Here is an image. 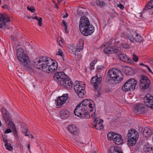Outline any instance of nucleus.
I'll return each mask as SVG.
<instances>
[{
	"label": "nucleus",
	"instance_id": "nucleus-20",
	"mask_svg": "<svg viewBox=\"0 0 153 153\" xmlns=\"http://www.w3.org/2000/svg\"><path fill=\"white\" fill-rule=\"evenodd\" d=\"M118 57L121 60L123 61L129 63L132 62V60L125 54L122 53L119 54L118 55Z\"/></svg>",
	"mask_w": 153,
	"mask_h": 153
},
{
	"label": "nucleus",
	"instance_id": "nucleus-21",
	"mask_svg": "<svg viewBox=\"0 0 153 153\" xmlns=\"http://www.w3.org/2000/svg\"><path fill=\"white\" fill-rule=\"evenodd\" d=\"M60 113V117L62 119H66L69 116V113L67 110H62Z\"/></svg>",
	"mask_w": 153,
	"mask_h": 153
},
{
	"label": "nucleus",
	"instance_id": "nucleus-38",
	"mask_svg": "<svg viewBox=\"0 0 153 153\" xmlns=\"http://www.w3.org/2000/svg\"><path fill=\"white\" fill-rule=\"evenodd\" d=\"M3 118L6 122H7L8 121H9L10 120V115L9 113H7L5 115H3Z\"/></svg>",
	"mask_w": 153,
	"mask_h": 153
},
{
	"label": "nucleus",
	"instance_id": "nucleus-28",
	"mask_svg": "<svg viewBox=\"0 0 153 153\" xmlns=\"http://www.w3.org/2000/svg\"><path fill=\"white\" fill-rule=\"evenodd\" d=\"M134 35H135L136 36V38H134V41L139 43L143 42L144 41V39L138 33H135V34L134 35Z\"/></svg>",
	"mask_w": 153,
	"mask_h": 153
},
{
	"label": "nucleus",
	"instance_id": "nucleus-12",
	"mask_svg": "<svg viewBox=\"0 0 153 153\" xmlns=\"http://www.w3.org/2000/svg\"><path fill=\"white\" fill-rule=\"evenodd\" d=\"M135 34V32H129L128 31L126 33H122L121 34L120 36L121 38H124L127 41L129 39L131 43H133L134 42V35Z\"/></svg>",
	"mask_w": 153,
	"mask_h": 153
},
{
	"label": "nucleus",
	"instance_id": "nucleus-26",
	"mask_svg": "<svg viewBox=\"0 0 153 153\" xmlns=\"http://www.w3.org/2000/svg\"><path fill=\"white\" fill-rule=\"evenodd\" d=\"M85 9L84 7H81L79 8L77 10V14L79 16H82L84 15H86L88 13L87 12H85Z\"/></svg>",
	"mask_w": 153,
	"mask_h": 153
},
{
	"label": "nucleus",
	"instance_id": "nucleus-43",
	"mask_svg": "<svg viewBox=\"0 0 153 153\" xmlns=\"http://www.w3.org/2000/svg\"><path fill=\"white\" fill-rule=\"evenodd\" d=\"M68 51L70 53L75 54V52L76 51V48H75L73 47H71Z\"/></svg>",
	"mask_w": 153,
	"mask_h": 153
},
{
	"label": "nucleus",
	"instance_id": "nucleus-15",
	"mask_svg": "<svg viewBox=\"0 0 153 153\" xmlns=\"http://www.w3.org/2000/svg\"><path fill=\"white\" fill-rule=\"evenodd\" d=\"M67 78V76L65 74L62 72H58L56 73L53 77V80L58 81L59 83L60 81H62L64 79Z\"/></svg>",
	"mask_w": 153,
	"mask_h": 153
},
{
	"label": "nucleus",
	"instance_id": "nucleus-63",
	"mask_svg": "<svg viewBox=\"0 0 153 153\" xmlns=\"http://www.w3.org/2000/svg\"><path fill=\"white\" fill-rule=\"evenodd\" d=\"M30 138L31 139H33L34 138L32 134L30 135Z\"/></svg>",
	"mask_w": 153,
	"mask_h": 153
},
{
	"label": "nucleus",
	"instance_id": "nucleus-11",
	"mask_svg": "<svg viewBox=\"0 0 153 153\" xmlns=\"http://www.w3.org/2000/svg\"><path fill=\"white\" fill-rule=\"evenodd\" d=\"M91 102H94L91 100H84L82 101L80 103L81 104V107H83L84 110L85 111H87V109H89L88 108H89L90 109L89 111H92L93 108V104L91 103Z\"/></svg>",
	"mask_w": 153,
	"mask_h": 153
},
{
	"label": "nucleus",
	"instance_id": "nucleus-32",
	"mask_svg": "<svg viewBox=\"0 0 153 153\" xmlns=\"http://www.w3.org/2000/svg\"><path fill=\"white\" fill-rule=\"evenodd\" d=\"M124 72L127 75H130L131 73V69L127 66H124L123 68Z\"/></svg>",
	"mask_w": 153,
	"mask_h": 153
},
{
	"label": "nucleus",
	"instance_id": "nucleus-34",
	"mask_svg": "<svg viewBox=\"0 0 153 153\" xmlns=\"http://www.w3.org/2000/svg\"><path fill=\"white\" fill-rule=\"evenodd\" d=\"M116 133H113L112 132H109L107 135V138L108 140H113L114 139V136L116 134Z\"/></svg>",
	"mask_w": 153,
	"mask_h": 153
},
{
	"label": "nucleus",
	"instance_id": "nucleus-55",
	"mask_svg": "<svg viewBox=\"0 0 153 153\" xmlns=\"http://www.w3.org/2000/svg\"><path fill=\"white\" fill-rule=\"evenodd\" d=\"M60 42H61V43H62L63 42L62 41V39L61 38H58L57 39V42L59 45L61 46V44L60 43Z\"/></svg>",
	"mask_w": 153,
	"mask_h": 153
},
{
	"label": "nucleus",
	"instance_id": "nucleus-1",
	"mask_svg": "<svg viewBox=\"0 0 153 153\" xmlns=\"http://www.w3.org/2000/svg\"><path fill=\"white\" fill-rule=\"evenodd\" d=\"M51 60L48 59L47 57L41 56L36 58L33 61V65L36 68L47 73H52L55 72L57 69L58 64L53 62L50 65Z\"/></svg>",
	"mask_w": 153,
	"mask_h": 153
},
{
	"label": "nucleus",
	"instance_id": "nucleus-45",
	"mask_svg": "<svg viewBox=\"0 0 153 153\" xmlns=\"http://www.w3.org/2000/svg\"><path fill=\"white\" fill-rule=\"evenodd\" d=\"M132 59L134 62H137L138 60V57L134 53L133 55Z\"/></svg>",
	"mask_w": 153,
	"mask_h": 153
},
{
	"label": "nucleus",
	"instance_id": "nucleus-22",
	"mask_svg": "<svg viewBox=\"0 0 153 153\" xmlns=\"http://www.w3.org/2000/svg\"><path fill=\"white\" fill-rule=\"evenodd\" d=\"M144 105L142 104H138L134 107L136 112L143 113L144 111Z\"/></svg>",
	"mask_w": 153,
	"mask_h": 153
},
{
	"label": "nucleus",
	"instance_id": "nucleus-51",
	"mask_svg": "<svg viewBox=\"0 0 153 153\" xmlns=\"http://www.w3.org/2000/svg\"><path fill=\"white\" fill-rule=\"evenodd\" d=\"M4 15L1 13H0V20L1 23L3 24L4 22H4Z\"/></svg>",
	"mask_w": 153,
	"mask_h": 153
},
{
	"label": "nucleus",
	"instance_id": "nucleus-19",
	"mask_svg": "<svg viewBox=\"0 0 153 153\" xmlns=\"http://www.w3.org/2000/svg\"><path fill=\"white\" fill-rule=\"evenodd\" d=\"M68 130L72 134L77 135L78 134V129L75 126L71 125L67 128Z\"/></svg>",
	"mask_w": 153,
	"mask_h": 153
},
{
	"label": "nucleus",
	"instance_id": "nucleus-17",
	"mask_svg": "<svg viewBox=\"0 0 153 153\" xmlns=\"http://www.w3.org/2000/svg\"><path fill=\"white\" fill-rule=\"evenodd\" d=\"M113 141L117 145H120L123 143V140L122 136L120 134H116L114 136Z\"/></svg>",
	"mask_w": 153,
	"mask_h": 153
},
{
	"label": "nucleus",
	"instance_id": "nucleus-33",
	"mask_svg": "<svg viewBox=\"0 0 153 153\" xmlns=\"http://www.w3.org/2000/svg\"><path fill=\"white\" fill-rule=\"evenodd\" d=\"M95 3L97 6L101 7H104L106 5V3L104 2L103 1L97 0L96 1Z\"/></svg>",
	"mask_w": 153,
	"mask_h": 153
},
{
	"label": "nucleus",
	"instance_id": "nucleus-44",
	"mask_svg": "<svg viewBox=\"0 0 153 153\" xmlns=\"http://www.w3.org/2000/svg\"><path fill=\"white\" fill-rule=\"evenodd\" d=\"M62 23L63 25V27H64V29L66 31L68 28V23L65 21L63 20L62 21Z\"/></svg>",
	"mask_w": 153,
	"mask_h": 153
},
{
	"label": "nucleus",
	"instance_id": "nucleus-8",
	"mask_svg": "<svg viewBox=\"0 0 153 153\" xmlns=\"http://www.w3.org/2000/svg\"><path fill=\"white\" fill-rule=\"evenodd\" d=\"M82 34L84 36H88L91 35L94 31V27L92 25L79 29Z\"/></svg>",
	"mask_w": 153,
	"mask_h": 153
},
{
	"label": "nucleus",
	"instance_id": "nucleus-60",
	"mask_svg": "<svg viewBox=\"0 0 153 153\" xmlns=\"http://www.w3.org/2000/svg\"><path fill=\"white\" fill-rule=\"evenodd\" d=\"M103 67L104 66L102 65H98L97 66V68L99 70H101L103 68Z\"/></svg>",
	"mask_w": 153,
	"mask_h": 153
},
{
	"label": "nucleus",
	"instance_id": "nucleus-59",
	"mask_svg": "<svg viewBox=\"0 0 153 153\" xmlns=\"http://www.w3.org/2000/svg\"><path fill=\"white\" fill-rule=\"evenodd\" d=\"M27 129L26 128L23 131V132H24L25 135L26 136H29V135L27 134Z\"/></svg>",
	"mask_w": 153,
	"mask_h": 153
},
{
	"label": "nucleus",
	"instance_id": "nucleus-50",
	"mask_svg": "<svg viewBox=\"0 0 153 153\" xmlns=\"http://www.w3.org/2000/svg\"><path fill=\"white\" fill-rule=\"evenodd\" d=\"M1 111L3 115H5L6 114L9 113L7 110L4 108H3L2 109H1Z\"/></svg>",
	"mask_w": 153,
	"mask_h": 153
},
{
	"label": "nucleus",
	"instance_id": "nucleus-49",
	"mask_svg": "<svg viewBox=\"0 0 153 153\" xmlns=\"http://www.w3.org/2000/svg\"><path fill=\"white\" fill-rule=\"evenodd\" d=\"M100 121L101 122L100 119H99L98 118H94V124L99 123V122Z\"/></svg>",
	"mask_w": 153,
	"mask_h": 153
},
{
	"label": "nucleus",
	"instance_id": "nucleus-10",
	"mask_svg": "<svg viewBox=\"0 0 153 153\" xmlns=\"http://www.w3.org/2000/svg\"><path fill=\"white\" fill-rule=\"evenodd\" d=\"M101 81V77H98L96 76L92 78L91 83L94 86L95 89L98 91L100 89Z\"/></svg>",
	"mask_w": 153,
	"mask_h": 153
},
{
	"label": "nucleus",
	"instance_id": "nucleus-24",
	"mask_svg": "<svg viewBox=\"0 0 153 153\" xmlns=\"http://www.w3.org/2000/svg\"><path fill=\"white\" fill-rule=\"evenodd\" d=\"M143 134L145 137H150L152 134V131L148 128H146L143 130Z\"/></svg>",
	"mask_w": 153,
	"mask_h": 153
},
{
	"label": "nucleus",
	"instance_id": "nucleus-25",
	"mask_svg": "<svg viewBox=\"0 0 153 153\" xmlns=\"http://www.w3.org/2000/svg\"><path fill=\"white\" fill-rule=\"evenodd\" d=\"M84 42L82 41H79L76 46V51L80 52L82 51L83 48Z\"/></svg>",
	"mask_w": 153,
	"mask_h": 153
},
{
	"label": "nucleus",
	"instance_id": "nucleus-56",
	"mask_svg": "<svg viewBox=\"0 0 153 153\" xmlns=\"http://www.w3.org/2000/svg\"><path fill=\"white\" fill-rule=\"evenodd\" d=\"M117 6L120 7L121 10H123L124 8L123 5L122 4H117Z\"/></svg>",
	"mask_w": 153,
	"mask_h": 153
},
{
	"label": "nucleus",
	"instance_id": "nucleus-39",
	"mask_svg": "<svg viewBox=\"0 0 153 153\" xmlns=\"http://www.w3.org/2000/svg\"><path fill=\"white\" fill-rule=\"evenodd\" d=\"M5 146L6 147L7 150L9 151H12L13 149V147L10 143H7L5 144Z\"/></svg>",
	"mask_w": 153,
	"mask_h": 153
},
{
	"label": "nucleus",
	"instance_id": "nucleus-54",
	"mask_svg": "<svg viewBox=\"0 0 153 153\" xmlns=\"http://www.w3.org/2000/svg\"><path fill=\"white\" fill-rule=\"evenodd\" d=\"M69 78L67 76V78H65V79H64L63 80L60 81V82L59 83L60 85H61V82H63V84H66V81H67V80H68Z\"/></svg>",
	"mask_w": 153,
	"mask_h": 153
},
{
	"label": "nucleus",
	"instance_id": "nucleus-61",
	"mask_svg": "<svg viewBox=\"0 0 153 153\" xmlns=\"http://www.w3.org/2000/svg\"><path fill=\"white\" fill-rule=\"evenodd\" d=\"M3 7L4 8H6V9H9V7L7 5H4L3 6Z\"/></svg>",
	"mask_w": 153,
	"mask_h": 153
},
{
	"label": "nucleus",
	"instance_id": "nucleus-27",
	"mask_svg": "<svg viewBox=\"0 0 153 153\" xmlns=\"http://www.w3.org/2000/svg\"><path fill=\"white\" fill-rule=\"evenodd\" d=\"M109 153H123L120 151L119 148L117 147H111L109 150Z\"/></svg>",
	"mask_w": 153,
	"mask_h": 153
},
{
	"label": "nucleus",
	"instance_id": "nucleus-46",
	"mask_svg": "<svg viewBox=\"0 0 153 153\" xmlns=\"http://www.w3.org/2000/svg\"><path fill=\"white\" fill-rule=\"evenodd\" d=\"M28 10L30 11L31 12L34 13L35 11V8L33 7H30L28 6L27 7Z\"/></svg>",
	"mask_w": 153,
	"mask_h": 153
},
{
	"label": "nucleus",
	"instance_id": "nucleus-3",
	"mask_svg": "<svg viewBox=\"0 0 153 153\" xmlns=\"http://www.w3.org/2000/svg\"><path fill=\"white\" fill-rule=\"evenodd\" d=\"M108 74L110 77L113 79L114 80L117 82L116 83L120 82L123 77V76L121 71L119 69L116 68L109 70Z\"/></svg>",
	"mask_w": 153,
	"mask_h": 153
},
{
	"label": "nucleus",
	"instance_id": "nucleus-58",
	"mask_svg": "<svg viewBox=\"0 0 153 153\" xmlns=\"http://www.w3.org/2000/svg\"><path fill=\"white\" fill-rule=\"evenodd\" d=\"M144 66L147 68L148 70L149 71V72L152 74H153V73L151 70V69L149 67V66L146 65H144Z\"/></svg>",
	"mask_w": 153,
	"mask_h": 153
},
{
	"label": "nucleus",
	"instance_id": "nucleus-9",
	"mask_svg": "<svg viewBox=\"0 0 153 153\" xmlns=\"http://www.w3.org/2000/svg\"><path fill=\"white\" fill-rule=\"evenodd\" d=\"M68 98V95L67 94H63L62 96L58 97L55 100V102L57 108H61L64 104Z\"/></svg>",
	"mask_w": 153,
	"mask_h": 153
},
{
	"label": "nucleus",
	"instance_id": "nucleus-48",
	"mask_svg": "<svg viewBox=\"0 0 153 153\" xmlns=\"http://www.w3.org/2000/svg\"><path fill=\"white\" fill-rule=\"evenodd\" d=\"M13 130V132L14 133V136L15 137H16L18 135V133L17 132L16 127L12 129Z\"/></svg>",
	"mask_w": 153,
	"mask_h": 153
},
{
	"label": "nucleus",
	"instance_id": "nucleus-16",
	"mask_svg": "<svg viewBox=\"0 0 153 153\" xmlns=\"http://www.w3.org/2000/svg\"><path fill=\"white\" fill-rule=\"evenodd\" d=\"M84 109L82 107H81V104H79L76 107L74 111V115L82 118V115H83Z\"/></svg>",
	"mask_w": 153,
	"mask_h": 153
},
{
	"label": "nucleus",
	"instance_id": "nucleus-6",
	"mask_svg": "<svg viewBox=\"0 0 153 153\" xmlns=\"http://www.w3.org/2000/svg\"><path fill=\"white\" fill-rule=\"evenodd\" d=\"M82 85H85V83L81 82H79V81H76L74 85V89L79 97H82L86 93L85 87L82 86Z\"/></svg>",
	"mask_w": 153,
	"mask_h": 153
},
{
	"label": "nucleus",
	"instance_id": "nucleus-53",
	"mask_svg": "<svg viewBox=\"0 0 153 153\" xmlns=\"http://www.w3.org/2000/svg\"><path fill=\"white\" fill-rule=\"evenodd\" d=\"M56 54L57 55H59L61 56H62L63 54L62 51L61 49H59L58 51L57 52Z\"/></svg>",
	"mask_w": 153,
	"mask_h": 153
},
{
	"label": "nucleus",
	"instance_id": "nucleus-4",
	"mask_svg": "<svg viewBox=\"0 0 153 153\" xmlns=\"http://www.w3.org/2000/svg\"><path fill=\"white\" fill-rule=\"evenodd\" d=\"M127 137L128 139V145L130 146L134 145L138 138V134L136 130L132 129L128 131Z\"/></svg>",
	"mask_w": 153,
	"mask_h": 153
},
{
	"label": "nucleus",
	"instance_id": "nucleus-14",
	"mask_svg": "<svg viewBox=\"0 0 153 153\" xmlns=\"http://www.w3.org/2000/svg\"><path fill=\"white\" fill-rule=\"evenodd\" d=\"M92 25L89 21L88 17L85 16H83L80 18L79 23V29L85 27L90 25Z\"/></svg>",
	"mask_w": 153,
	"mask_h": 153
},
{
	"label": "nucleus",
	"instance_id": "nucleus-7",
	"mask_svg": "<svg viewBox=\"0 0 153 153\" xmlns=\"http://www.w3.org/2000/svg\"><path fill=\"white\" fill-rule=\"evenodd\" d=\"M151 82L146 76L141 75L140 79V87L143 90L147 89L149 88Z\"/></svg>",
	"mask_w": 153,
	"mask_h": 153
},
{
	"label": "nucleus",
	"instance_id": "nucleus-40",
	"mask_svg": "<svg viewBox=\"0 0 153 153\" xmlns=\"http://www.w3.org/2000/svg\"><path fill=\"white\" fill-rule=\"evenodd\" d=\"M2 138V140L5 144L7 143V136L5 134H2L1 135Z\"/></svg>",
	"mask_w": 153,
	"mask_h": 153
},
{
	"label": "nucleus",
	"instance_id": "nucleus-5",
	"mask_svg": "<svg viewBox=\"0 0 153 153\" xmlns=\"http://www.w3.org/2000/svg\"><path fill=\"white\" fill-rule=\"evenodd\" d=\"M137 85V81L134 78H131L125 82L122 88L123 91H131L134 90Z\"/></svg>",
	"mask_w": 153,
	"mask_h": 153
},
{
	"label": "nucleus",
	"instance_id": "nucleus-64",
	"mask_svg": "<svg viewBox=\"0 0 153 153\" xmlns=\"http://www.w3.org/2000/svg\"><path fill=\"white\" fill-rule=\"evenodd\" d=\"M151 64L153 65V60H151Z\"/></svg>",
	"mask_w": 153,
	"mask_h": 153
},
{
	"label": "nucleus",
	"instance_id": "nucleus-29",
	"mask_svg": "<svg viewBox=\"0 0 153 153\" xmlns=\"http://www.w3.org/2000/svg\"><path fill=\"white\" fill-rule=\"evenodd\" d=\"M113 47H105L104 50V52L107 54H110L113 53Z\"/></svg>",
	"mask_w": 153,
	"mask_h": 153
},
{
	"label": "nucleus",
	"instance_id": "nucleus-37",
	"mask_svg": "<svg viewBox=\"0 0 153 153\" xmlns=\"http://www.w3.org/2000/svg\"><path fill=\"white\" fill-rule=\"evenodd\" d=\"M89 111V109H87V111L84 110L83 115H82V118L83 119L85 118H90L89 113L88 112Z\"/></svg>",
	"mask_w": 153,
	"mask_h": 153
},
{
	"label": "nucleus",
	"instance_id": "nucleus-47",
	"mask_svg": "<svg viewBox=\"0 0 153 153\" xmlns=\"http://www.w3.org/2000/svg\"><path fill=\"white\" fill-rule=\"evenodd\" d=\"M8 122H9V125L10 126V128L11 129L15 127V125L13 122L10 121V120L9 121H8Z\"/></svg>",
	"mask_w": 153,
	"mask_h": 153
},
{
	"label": "nucleus",
	"instance_id": "nucleus-23",
	"mask_svg": "<svg viewBox=\"0 0 153 153\" xmlns=\"http://www.w3.org/2000/svg\"><path fill=\"white\" fill-rule=\"evenodd\" d=\"M63 82H61V85L64 88L68 89H71L73 86V83L70 79L67 80L66 81V84H65L63 83Z\"/></svg>",
	"mask_w": 153,
	"mask_h": 153
},
{
	"label": "nucleus",
	"instance_id": "nucleus-13",
	"mask_svg": "<svg viewBox=\"0 0 153 153\" xmlns=\"http://www.w3.org/2000/svg\"><path fill=\"white\" fill-rule=\"evenodd\" d=\"M143 100L145 105L153 109V96L148 94L144 97Z\"/></svg>",
	"mask_w": 153,
	"mask_h": 153
},
{
	"label": "nucleus",
	"instance_id": "nucleus-62",
	"mask_svg": "<svg viewBox=\"0 0 153 153\" xmlns=\"http://www.w3.org/2000/svg\"><path fill=\"white\" fill-rule=\"evenodd\" d=\"M68 16V14L66 13L65 15H64L63 16V18H65L66 17H67Z\"/></svg>",
	"mask_w": 153,
	"mask_h": 153
},
{
	"label": "nucleus",
	"instance_id": "nucleus-30",
	"mask_svg": "<svg viewBox=\"0 0 153 153\" xmlns=\"http://www.w3.org/2000/svg\"><path fill=\"white\" fill-rule=\"evenodd\" d=\"M32 19L37 20L38 22V25L41 26L42 25V19L41 17H38L35 14H33L32 16Z\"/></svg>",
	"mask_w": 153,
	"mask_h": 153
},
{
	"label": "nucleus",
	"instance_id": "nucleus-57",
	"mask_svg": "<svg viewBox=\"0 0 153 153\" xmlns=\"http://www.w3.org/2000/svg\"><path fill=\"white\" fill-rule=\"evenodd\" d=\"M12 131L10 129H7L4 132V134H5L10 133Z\"/></svg>",
	"mask_w": 153,
	"mask_h": 153
},
{
	"label": "nucleus",
	"instance_id": "nucleus-31",
	"mask_svg": "<svg viewBox=\"0 0 153 153\" xmlns=\"http://www.w3.org/2000/svg\"><path fill=\"white\" fill-rule=\"evenodd\" d=\"M151 2H153V0H150V1L149 3L145 6V7L143 10V11H146L147 10L150 9L153 7V6L151 5Z\"/></svg>",
	"mask_w": 153,
	"mask_h": 153
},
{
	"label": "nucleus",
	"instance_id": "nucleus-41",
	"mask_svg": "<svg viewBox=\"0 0 153 153\" xmlns=\"http://www.w3.org/2000/svg\"><path fill=\"white\" fill-rule=\"evenodd\" d=\"M97 60H94L92 61L91 63L90 64V66L91 67L90 69L93 70L94 68V66L95 64L97 62Z\"/></svg>",
	"mask_w": 153,
	"mask_h": 153
},
{
	"label": "nucleus",
	"instance_id": "nucleus-36",
	"mask_svg": "<svg viewBox=\"0 0 153 153\" xmlns=\"http://www.w3.org/2000/svg\"><path fill=\"white\" fill-rule=\"evenodd\" d=\"M4 22H4V23H3V24H2V23H1V24L0 25V28H3L4 27L5 28L6 27H6L5 23L6 22H8L10 21V19L9 18H6L4 16Z\"/></svg>",
	"mask_w": 153,
	"mask_h": 153
},
{
	"label": "nucleus",
	"instance_id": "nucleus-52",
	"mask_svg": "<svg viewBox=\"0 0 153 153\" xmlns=\"http://www.w3.org/2000/svg\"><path fill=\"white\" fill-rule=\"evenodd\" d=\"M121 45L124 48H128L130 47L129 45L126 43H123Z\"/></svg>",
	"mask_w": 153,
	"mask_h": 153
},
{
	"label": "nucleus",
	"instance_id": "nucleus-42",
	"mask_svg": "<svg viewBox=\"0 0 153 153\" xmlns=\"http://www.w3.org/2000/svg\"><path fill=\"white\" fill-rule=\"evenodd\" d=\"M113 53H117L120 51V48L119 47H113Z\"/></svg>",
	"mask_w": 153,
	"mask_h": 153
},
{
	"label": "nucleus",
	"instance_id": "nucleus-35",
	"mask_svg": "<svg viewBox=\"0 0 153 153\" xmlns=\"http://www.w3.org/2000/svg\"><path fill=\"white\" fill-rule=\"evenodd\" d=\"M99 123L96 124H95L92 125L94 126V128H95L97 130L101 129L102 128V123L100 121L99 122Z\"/></svg>",
	"mask_w": 153,
	"mask_h": 153
},
{
	"label": "nucleus",
	"instance_id": "nucleus-18",
	"mask_svg": "<svg viewBox=\"0 0 153 153\" xmlns=\"http://www.w3.org/2000/svg\"><path fill=\"white\" fill-rule=\"evenodd\" d=\"M143 150L145 153H153V149L152 146L146 143L143 146Z\"/></svg>",
	"mask_w": 153,
	"mask_h": 153
},
{
	"label": "nucleus",
	"instance_id": "nucleus-2",
	"mask_svg": "<svg viewBox=\"0 0 153 153\" xmlns=\"http://www.w3.org/2000/svg\"><path fill=\"white\" fill-rule=\"evenodd\" d=\"M16 55L24 69L27 71L32 69V66L30 63L29 59L26 54L24 53L22 49L19 48L17 50Z\"/></svg>",
	"mask_w": 153,
	"mask_h": 153
}]
</instances>
